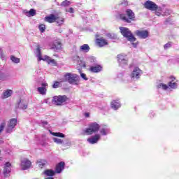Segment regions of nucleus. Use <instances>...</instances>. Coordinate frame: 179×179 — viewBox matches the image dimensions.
<instances>
[{
    "label": "nucleus",
    "mask_w": 179,
    "mask_h": 179,
    "mask_svg": "<svg viewBox=\"0 0 179 179\" xmlns=\"http://www.w3.org/2000/svg\"><path fill=\"white\" fill-rule=\"evenodd\" d=\"M10 59L12 62H14V64H19L20 62V59L15 57V56H11Z\"/></svg>",
    "instance_id": "obj_34"
},
{
    "label": "nucleus",
    "mask_w": 179,
    "mask_h": 179,
    "mask_svg": "<svg viewBox=\"0 0 179 179\" xmlns=\"http://www.w3.org/2000/svg\"><path fill=\"white\" fill-rule=\"evenodd\" d=\"M20 166L22 170H27V169H30L31 166V162H30V160L27 159V158H24L21 161Z\"/></svg>",
    "instance_id": "obj_14"
},
{
    "label": "nucleus",
    "mask_w": 179,
    "mask_h": 179,
    "mask_svg": "<svg viewBox=\"0 0 179 179\" xmlns=\"http://www.w3.org/2000/svg\"><path fill=\"white\" fill-rule=\"evenodd\" d=\"M80 76L83 79H84V80H87V78H86V74L81 73Z\"/></svg>",
    "instance_id": "obj_42"
},
{
    "label": "nucleus",
    "mask_w": 179,
    "mask_h": 179,
    "mask_svg": "<svg viewBox=\"0 0 179 179\" xmlns=\"http://www.w3.org/2000/svg\"><path fill=\"white\" fill-rule=\"evenodd\" d=\"M52 49L59 50L61 48V42L59 41H55L52 46Z\"/></svg>",
    "instance_id": "obj_29"
},
{
    "label": "nucleus",
    "mask_w": 179,
    "mask_h": 179,
    "mask_svg": "<svg viewBox=\"0 0 179 179\" xmlns=\"http://www.w3.org/2000/svg\"><path fill=\"white\" fill-rule=\"evenodd\" d=\"M71 4V2L68 0H65L64 1H63L61 4L62 6H69V5Z\"/></svg>",
    "instance_id": "obj_37"
},
{
    "label": "nucleus",
    "mask_w": 179,
    "mask_h": 179,
    "mask_svg": "<svg viewBox=\"0 0 179 179\" xmlns=\"http://www.w3.org/2000/svg\"><path fill=\"white\" fill-rule=\"evenodd\" d=\"M41 87L37 88V92L43 96L47 94V89H48V84L45 82H43L41 84Z\"/></svg>",
    "instance_id": "obj_12"
},
{
    "label": "nucleus",
    "mask_w": 179,
    "mask_h": 179,
    "mask_svg": "<svg viewBox=\"0 0 179 179\" xmlns=\"http://www.w3.org/2000/svg\"><path fill=\"white\" fill-rule=\"evenodd\" d=\"M57 87H59V82H55L52 85L53 89H57Z\"/></svg>",
    "instance_id": "obj_39"
},
{
    "label": "nucleus",
    "mask_w": 179,
    "mask_h": 179,
    "mask_svg": "<svg viewBox=\"0 0 179 179\" xmlns=\"http://www.w3.org/2000/svg\"><path fill=\"white\" fill-rule=\"evenodd\" d=\"M53 142L57 145H62L64 143V141L58 138H53Z\"/></svg>",
    "instance_id": "obj_33"
},
{
    "label": "nucleus",
    "mask_w": 179,
    "mask_h": 179,
    "mask_svg": "<svg viewBox=\"0 0 179 179\" xmlns=\"http://www.w3.org/2000/svg\"><path fill=\"white\" fill-rule=\"evenodd\" d=\"M16 125H17V119L13 118L10 120L8 124V128H7L6 132L8 134H10V132H12V129H13V128H15Z\"/></svg>",
    "instance_id": "obj_13"
},
{
    "label": "nucleus",
    "mask_w": 179,
    "mask_h": 179,
    "mask_svg": "<svg viewBox=\"0 0 179 179\" xmlns=\"http://www.w3.org/2000/svg\"><path fill=\"white\" fill-rule=\"evenodd\" d=\"M24 13L26 15V16H27L28 17H31V16H35L36 13V10L33 8H31L29 11L24 10Z\"/></svg>",
    "instance_id": "obj_27"
},
{
    "label": "nucleus",
    "mask_w": 179,
    "mask_h": 179,
    "mask_svg": "<svg viewBox=\"0 0 179 179\" xmlns=\"http://www.w3.org/2000/svg\"><path fill=\"white\" fill-rule=\"evenodd\" d=\"M36 57L38 61H47L49 64H52L53 65H57V62L54 59H51L50 57L45 55L41 57V49L40 46H38L36 48Z\"/></svg>",
    "instance_id": "obj_5"
},
{
    "label": "nucleus",
    "mask_w": 179,
    "mask_h": 179,
    "mask_svg": "<svg viewBox=\"0 0 179 179\" xmlns=\"http://www.w3.org/2000/svg\"><path fill=\"white\" fill-rule=\"evenodd\" d=\"M135 34L140 38H148L149 32L147 30H137L135 31Z\"/></svg>",
    "instance_id": "obj_16"
},
{
    "label": "nucleus",
    "mask_w": 179,
    "mask_h": 179,
    "mask_svg": "<svg viewBox=\"0 0 179 179\" xmlns=\"http://www.w3.org/2000/svg\"><path fill=\"white\" fill-rule=\"evenodd\" d=\"M96 43L99 47H104L106 45H108V41L104 38H96Z\"/></svg>",
    "instance_id": "obj_19"
},
{
    "label": "nucleus",
    "mask_w": 179,
    "mask_h": 179,
    "mask_svg": "<svg viewBox=\"0 0 179 179\" xmlns=\"http://www.w3.org/2000/svg\"><path fill=\"white\" fill-rule=\"evenodd\" d=\"M144 6L146 9H149V10L155 11L157 9V5L156 3L148 0L144 3Z\"/></svg>",
    "instance_id": "obj_11"
},
{
    "label": "nucleus",
    "mask_w": 179,
    "mask_h": 179,
    "mask_svg": "<svg viewBox=\"0 0 179 179\" xmlns=\"http://www.w3.org/2000/svg\"><path fill=\"white\" fill-rule=\"evenodd\" d=\"M37 164L40 169H43L47 165V161L45 159H39L37 161Z\"/></svg>",
    "instance_id": "obj_28"
},
{
    "label": "nucleus",
    "mask_w": 179,
    "mask_h": 179,
    "mask_svg": "<svg viewBox=\"0 0 179 179\" xmlns=\"http://www.w3.org/2000/svg\"><path fill=\"white\" fill-rule=\"evenodd\" d=\"M66 100H68L66 96L59 95L53 96L52 102L53 104H55V106H62V104H64Z\"/></svg>",
    "instance_id": "obj_7"
},
{
    "label": "nucleus",
    "mask_w": 179,
    "mask_h": 179,
    "mask_svg": "<svg viewBox=\"0 0 179 179\" xmlns=\"http://www.w3.org/2000/svg\"><path fill=\"white\" fill-rule=\"evenodd\" d=\"M67 12H69V13H73V8H69L67 10Z\"/></svg>",
    "instance_id": "obj_44"
},
{
    "label": "nucleus",
    "mask_w": 179,
    "mask_h": 179,
    "mask_svg": "<svg viewBox=\"0 0 179 179\" xmlns=\"http://www.w3.org/2000/svg\"><path fill=\"white\" fill-rule=\"evenodd\" d=\"M64 169H65V162H61L56 165L55 171L57 174H60V173H62V171H64Z\"/></svg>",
    "instance_id": "obj_18"
},
{
    "label": "nucleus",
    "mask_w": 179,
    "mask_h": 179,
    "mask_svg": "<svg viewBox=\"0 0 179 179\" xmlns=\"http://www.w3.org/2000/svg\"><path fill=\"white\" fill-rule=\"evenodd\" d=\"M83 66L84 68H86V63L83 62Z\"/></svg>",
    "instance_id": "obj_49"
},
{
    "label": "nucleus",
    "mask_w": 179,
    "mask_h": 179,
    "mask_svg": "<svg viewBox=\"0 0 179 179\" xmlns=\"http://www.w3.org/2000/svg\"><path fill=\"white\" fill-rule=\"evenodd\" d=\"M157 16H168L170 15V10L164 9V7H158L154 10Z\"/></svg>",
    "instance_id": "obj_8"
},
{
    "label": "nucleus",
    "mask_w": 179,
    "mask_h": 179,
    "mask_svg": "<svg viewBox=\"0 0 179 179\" xmlns=\"http://www.w3.org/2000/svg\"><path fill=\"white\" fill-rule=\"evenodd\" d=\"M117 61L120 66H124V65H128V57L124 54H120L117 55Z\"/></svg>",
    "instance_id": "obj_9"
},
{
    "label": "nucleus",
    "mask_w": 179,
    "mask_h": 179,
    "mask_svg": "<svg viewBox=\"0 0 179 179\" xmlns=\"http://www.w3.org/2000/svg\"><path fill=\"white\" fill-rule=\"evenodd\" d=\"M10 170H12V165L10 163L7 162L4 165L3 174L6 177L9 173H10Z\"/></svg>",
    "instance_id": "obj_22"
},
{
    "label": "nucleus",
    "mask_w": 179,
    "mask_h": 179,
    "mask_svg": "<svg viewBox=\"0 0 179 179\" xmlns=\"http://www.w3.org/2000/svg\"><path fill=\"white\" fill-rule=\"evenodd\" d=\"M141 75H142V70L138 67H135L130 74V78H131V79H139Z\"/></svg>",
    "instance_id": "obj_10"
},
{
    "label": "nucleus",
    "mask_w": 179,
    "mask_h": 179,
    "mask_svg": "<svg viewBox=\"0 0 179 179\" xmlns=\"http://www.w3.org/2000/svg\"><path fill=\"white\" fill-rule=\"evenodd\" d=\"M13 94V91L11 90H6L3 92L2 99H8V97H10Z\"/></svg>",
    "instance_id": "obj_25"
},
{
    "label": "nucleus",
    "mask_w": 179,
    "mask_h": 179,
    "mask_svg": "<svg viewBox=\"0 0 179 179\" xmlns=\"http://www.w3.org/2000/svg\"><path fill=\"white\" fill-rule=\"evenodd\" d=\"M120 3L121 5H128V1L127 0H124Z\"/></svg>",
    "instance_id": "obj_43"
},
{
    "label": "nucleus",
    "mask_w": 179,
    "mask_h": 179,
    "mask_svg": "<svg viewBox=\"0 0 179 179\" xmlns=\"http://www.w3.org/2000/svg\"><path fill=\"white\" fill-rule=\"evenodd\" d=\"M57 19L59 22H60V23H58L59 24H62V23L64 22V20L62 17H57Z\"/></svg>",
    "instance_id": "obj_40"
},
{
    "label": "nucleus",
    "mask_w": 179,
    "mask_h": 179,
    "mask_svg": "<svg viewBox=\"0 0 179 179\" xmlns=\"http://www.w3.org/2000/svg\"><path fill=\"white\" fill-rule=\"evenodd\" d=\"M55 171L54 170H52V169H48V170H45L43 172V174H45V176H46V177H48V178H46L45 179H54V176H55Z\"/></svg>",
    "instance_id": "obj_20"
},
{
    "label": "nucleus",
    "mask_w": 179,
    "mask_h": 179,
    "mask_svg": "<svg viewBox=\"0 0 179 179\" xmlns=\"http://www.w3.org/2000/svg\"><path fill=\"white\" fill-rule=\"evenodd\" d=\"M87 62L89 64H96L97 62V60L96 59V57L93 56H90L87 58Z\"/></svg>",
    "instance_id": "obj_30"
},
{
    "label": "nucleus",
    "mask_w": 179,
    "mask_h": 179,
    "mask_svg": "<svg viewBox=\"0 0 179 179\" xmlns=\"http://www.w3.org/2000/svg\"><path fill=\"white\" fill-rule=\"evenodd\" d=\"M63 80L64 82H68L70 85L78 86L80 82V78L77 74L66 73L64 76Z\"/></svg>",
    "instance_id": "obj_3"
},
{
    "label": "nucleus",
    "mask_w": 179,
    "mask_h": 179,
    "mask_svg": "<svg viewBox=\"0 0 179 179\" xmlns=\"http://www.w3.org/2000/svg\"><path fill=\"white\" fill-rule=\"evenodd\" d=\"M100 138H101V136L100 134H96L95 136L87 138V142H89V143H91V145H94V143H97V142L100 141Z\"/></svg>",
    "instance_id": "obj_17"
},
{
    "label": "nucleus",
    "mask_w": 179,
    "mask_h": 179,
    "mask_svg": "<svg viewBox=\"0 0 179 179\" xmlns=\"http://www.w3.org/2000/svg\"><path fill=\"white\" fill-rule=\"evenodd\" d=\"M170 47H171V43H166V44L164 45V48L165 50H167V48H170Z\"/></svg>",
    "instance_id": "obj_41"
},
{
    "label": "nucleus",
    "mask_w": 179,
    "mask_h": 179,
    "mask_svg": "<svg viewBox=\"0 0 179 179\" xmlns=\"http://www.w3.org/2000/svg\"><path fill=\"white\" fill-rule=\"evenodd\" d=\"M42 124H43V125H48V122L47 121H43Z\"/></svg>",
    "instance_id": "obj_48"
},
{
    "label": "nucleus",
    "mask_w": 179,
    "mask_h": 179,
    "mask_svg": "<svg viewBox=\"0 0 179 179\" xmlns=\"http://www.w3.org/2000/svg\"><path fill=\"white\" fill-rule=\"evenodd\" d=\"M2 143H3V140L0 139V145H2Z\"/></svg>",
    "instance_id": "obj_50"
},
{
    "label": "nucleus",
    "mask_w": 179,
    "mask_h": 179,
    "mask_svg": "<svg viewBox=\"0 0 179 179\" xmlns=\"http://www.w3.org/2000/svg\"><path fill=\"white\" fill-rule=\"evenodd\" d=\"M120 31L123 37H125V38H127L128 41H130L134 48H136V47L138 46V43H135V41H136V38L134 36V34H132V32H131L129 29L124 27H120Z\"/></svg>",
    "instance_id": "obj_2"
},
{
    "label": "nucleus",
    "mask_w": 179,
    "mask_h": 179,
    "mask_svg": "<svg viewBox=\"0 0 179 179\" xmlns=\"http://www.w3.org/2000/svg\"><path fill=\"white\" fill-rule=\"evenodd\" d=\"M1 150H0V153H1Z\"/></svg>",
    "instance_id": "obj_54"
},
{
    "label": "nucleus",
    "mask_w": 179,
    "mask_h": 179,
    "mask_svg": "<svg viewBox=\"0 0 179 179\" xmlns=\"http://www.w3.org/2000/svg\"><path fill=\"white\" fill-rule=\"evenodd\" d=\"M177 62H178V64H179V58L178 59Z\"/></svg>",
    "instance_id": "obj_53"
},
{
    "label": "nucleus",
    "mask_w": 179,
    "mask_h": 179,
    "mask_svg": "<svg viewBox=\"0 0 179 179\" xmlns=\"http://www.w3.org/2000/svg\"><path fill=\"white\" fill-rule=\"evenodd\" d=\"M102 69H103V66L99 64H96V66H92L90 68V72H92L94 73L101 72Z\"/></svg>",
    "instance_id": "obj_21"
},
{
    "label": "nucleus",
    "mask_w": 179,
    "mask_h": 179,
    "mask_svg": "<svg viewBox=\"0 0 179 179\" xmlns=\"http://www.w3.org/2000/svg\"><path fill=\"white\" fill-rule=\"evenodd\" d=\"M80 52H87L90 51V47L87 44H84L80 46Z\"/></svg>",
    "instance_id": "obj_24"
},
{
    "label": "nucleus",
    "mask_w": 179,
    "mask_h": 179,
    "mask_svg": "<svg viewBox=\"0 0 179 179\" xmlns=\"http://www.w3.org/2000/svg\"><path fill=\"white\" fill-rule=\"evenodd\" d=\"M2 160V157H0V162Z\"/></svg>",
    "instance_id": "obj_52"
},
{
    "label": "nucleus",
    "mask_w": 179,
    "mask_h": 179,
    "mask_svg": "<svg viewBox=\"0 0 179 179\" xmlns=\"http://www.w3.org/2000/svg\"><path fill=\"white\" fill-rule=\"evenodd\" d=\"M106 36L110 40H117V35L115 34H106Z\"/></svg>",
    "instance_id": "obj_32"
},
{
    "label": "nucleus",
    "mask_w": 179,
    "mask_h": 179,
    "mask_svg": "<svg viewBox=\"0 0 179 179\" xmlns=\"http://www.w3.org/2000/svg\"><path fill=\"white\" fill-rule=\"evenodd\" d=\"M99 129V132L101 135H108L110 134V129L107 126H102L100 127V125L97 124L96 122L91 123L89 125V128L84 130V133L85 135H92V134H94L96 132H98Z\"/></svg>",
    "instance_id": "obj_1"
},
{
    "label": "nucleus",
    "mask_w": 179,
    "mask_h": 179,
    "mask_svg": "<svg viewBox=\"0 0 179 179\" xmlns=\"http://www.w3.org/2000/svg\"><path fill=\"white\" fill-rule=\"evenodd\" d=\"M38 29L41 33H44V31H45V26L43 24L38 26Z\"/></svg>",
    "instance_id": "obj_36"
},
{
    "label": "nucleus",
    "mask_w": 179,
    "mask_h": 179,
    "mask_svg": "<svg viewBox=\"0 0 179 179\" xmlns=\"http://www.w3.org/2000/svg\"><path fill=\"white\" fill-rule=\"evenodd\" d=\"M6 79H8V76L0 73V82H3V80H6Z\"/></svg>",
    "instance_id": "obj_35"
},
{
    "label": "nucleus",
    "mask_w": 179,
    "mask_h": 179,
    "mask_svg": "<svg viewBox=\"0 0 179 179\" xmlns=\"http://www.w3.org/2000/svg\"><path fill=\"white\" fill-rule=\"evenodd\" d=\"M85 117H86V118H89V117H90V113H85Z\"/></svg>",
    "instance_id": "obj_47"
},
{
    "label": "nucleus",
    "mask_w": 179,
    "mask_h": 179,
    "mask_svg": "<svg viewBox=\"0 0 179 179\" xmlns=\"http://www.w3.org/2000/svg\"><path fill=\"white\" fill-rule=\"evenodd\" d=\"M0 57L3 58V52H2L1 49H0Z\"/></svg>",
    "instance_id": "obj_46"
},
{
    "label": "nucleus",
    "mask_w": 179,
    "mask_h": 179,
    "mask_svg": "<svg viewBox=\"0 0 179 179\" xmlns=\"http://www.w3.org/2000/svg\"><path fill=\"white\" fill-rule=\"evenodd\" d=\"M5 125H6V124L5 122H2L0 125V134L1 132H2V131H3V128H5Z\"/></svg>",
    "instance_id": "obj_38"
},
{
    "label": "nucleus",
    "mask_w": 179,
    "mask_h": 179,
    "mask_svg": "<svg viewBox=\"0 0 179 179\" xmlns=\"http://www.w3.org/2000/svg\"><path fill=\"white\" fill-rule=\"evenodd\" d=\"M43 103L46 104H50V99H44Z\"/></svg>",
    "instance_id": "obj_45"
},
{
    "label": "nucleus",
    "mask_w": 179,
    "mask_h": 179,
    "mask_svg": "<svg viewBox=\"0 0 179 179\" xmlns=\"http://www.w3.org/2000/svg\"><path fill=\"white\" fill-rule=\"evenodd\" d=\"M18 108H20L21 110H26L27 108V102L26 101L22 99L20 100V101L17 103Z\"/></svg>",
    "instance_id": "obj_23"
},
{
    "label": "nucleus",
    "mask_w": 179,
    "mask_h": 179,
    "mask_svg": "<svg viewBox=\"0 0 179 179\" xmlns=\"http://www.w3.org/2000/svg\"><path fill=\"white\" fill-rule=\"evenodd\" d=\"M171 81L169 83V86L164 83H159L157 85V88L162 89V90H167L169 87H171V89H177V83L174 81L176 80V78L171 76Z\"/></svg>",
    "instance_id": "obj_6"
},
{
    "label": "nucleus",
    "mask_w": 179,
    "mask_h": 179,
    "mask_svg": "<svg viewBox=\"0 0 179 179\" xmlns=\"http://www.w3.org/2000/svg\"><path fill=\"white\" fill-rule=\"evenodd\" d=\"M110 106L113 110H118L121 107V103L118 101H113L111 102Z\"/></svg>",
    "instance_id": "obj_26"
},
{
    "label": "nucleus",
    "mask_w": 179,
    "mask_h": 179,
    "mask_svg": "<svg viewBox=\"0 0 179 179\" xmlns=\"http://www.w3.org/2000/svg\"><path fill=\"white\" fill-rule=\"evenodd\" d=\"M59 33H62V30H59V31H57Z\"/></svg>",
    "instance_id": "obj_51"
},
{
    "label": "nucleus",
    "mask_w": 179,
    "mask_h": 179,
    "mask_svg": "<svg viewBox=\"0 0 179 179\" xmlns=\"http://www.w3.org/2000/svg\"><path fill=\"white\" fill-rule=\"evenodd\" d=\"M45 22H48V23H54V22H56L57 23H61L57 18V16H55L54 14H50L44 18Z\"/></svg>",
    "instance_id": "obj_15"
},
{
    "label": "nucleus",
    "mask_w": 179,
    "mask_h": 179,
    "mask_svg": "<svg viewBox=\"0 0 179 179\" xmlns=\"http://www.w3.org/2000/svg\"><path fill=\"white\" fill-rule=\"evenodd\" d=\"M51 135L53 136H57V138H65V134L60 133V132H52L50 131Z\"/></svg>",
    "instance_id": "obj_31"
},
{
    "label": "nucleus",
    "mask_w": 179,
    "mask_h": 179,
    "mask_svg": "<svg viewBox=\"0 0 179 179\" xmlns=\"http://www.w3.org/2000/svg\"><path fill=\"white\" fill-rule=\"evenodd\" d=\"M127 16H125L124 14H120L119 16L122 19V20H124V22H126V23H131L132 20H135V13H134V11L131 9L126 10L125 12Z\"/></svg>",
    "instance_id": "obj_4"
}]
</instances>
